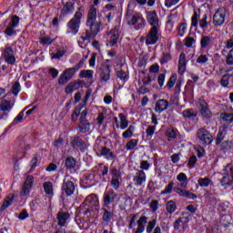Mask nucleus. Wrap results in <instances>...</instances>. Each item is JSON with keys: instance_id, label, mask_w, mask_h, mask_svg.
<instances>
[{"instance_id": "nucleus-39", "label": "nucleus", "mask_w": 233, "mask_h": 233, "mask_svg": "<svg viewBox=\"0 0 233 233\" xmlns=\"http://www.w3.org/2000/svg\"><path fill=\"white\" fill-rule=\"evenodd\" d=\"M136 127L134 126H129L128 128L122 134L125 139H128V137H132L134 136V130Z\"/></svg>"}, {"instance_id": "nucleus-55", "label": "nucleus", "mask_w": 233, "mask_h": 233, "mask_svg": "<svg viewBox=\"0 0 233 233\" xmlns=\"http://www.w3.org/2000/svg\"><path fill=\"white\" fill-rule=\"evenodd\" d=\"M23 117H25V111L20 112L18 116H15L13 124L17 125V123H21L23 121Z\"/></svg>"}, {"instance_id": "nucleus-32", "label": "nucleus", "mask_w": 233, "mask_h": 233, "mask_svg": "<svg viewBox=\"0 0 233 233\" xmlns=\"http://www.w3.org/2000/svg\"><path fill=\"white\" fill-rule=\"evenodd\" d=\"M118 117L120 119L119 128L121 130H125V129L128 128V120L127 119V116H125V114H123V113H120L118 115Z\"/></svg>"}, {"instance_id": "nucleus-52", "label": "nucleus", "mask_w": 233, "mask_h": 233, "mask_svg": "<svg viewBox=\"0 0 233 233\" xmlns=\"http://www.w3.org/2000/svg\"><path fill=\"white\" fill-rule=\"evenodd\" d=\"M226 63L228 65V66H233V53H232V51H228V53L226 56Z\"/></svg>"}, {"instance_id": "nucleus-4", "label": "nucleus", "mask_w": 233, "mask_h": 233, "mask_svg": "<svg viewBox=\"0 0 233 233\" xmlns=\"http://www.w3.org/2000/svg\"><path fill=\"white\" fill-rule=\"evenodd\" d=\"M225 17H227V9L225 7L218 8L213 15V25L215 26H223L225 25Z\"/></svg>"}, {"instance_id": "nucleus-42", "label": "nucleus", "mask_w": 233, "mask_h": 233, "mask_svg": "<svg viewBox=\"0 0 233 233\" xmlns=\"http://www.w3.org/2000/svg\"><path fill=\"white\" fill-rule=\"evenodd\" d=\"M194 45H196V38L187 36L185 38V46L187 48H193Z\"/></svg>"}, {"instance_id": "nucleus-38", "label": "nucleus", "mask_w": 233, "mask_h": 233, "mask_svg": "<svg viewBox=\"0 0 233 233\" xmlns=\"http://www.w3.org/2000/svg\"><path fill=\"white\" fill-rule=\"evenodd\" d=\"M207 15H204L202 19L199 20V26L203 30V32H207L208 30V22L207 21Z\"/></svg>"}, {"instance_id": "nucleus-50", "label": "nucleus", "mask_w": 233, "mask_h": 233, "mask_svg": "<svg viewBox=\"0 0 233 233\" xmlns=\"http://www.w3.org/2000/svg\"><path fill=\"white\" fill-rule=\"evenodd\" d=\"M208 62V57L207 56V55H200L198 58H197V63H198V65H205V63Z\"/></svg>"}, {"instance_id": "nucleus-57", "label": "nucleus", "mask_w": 233, "mask_h": 233, "mask_svg": "<svg viewBox=\"0 0 233 233\" xmlns=\"http://www.w3.org/2000/svg\"><path fill=\"white\" fill-rule=\"evenodd\" d=\"M172 188H174V182H169L164 191H162V194H170L172 192Z\"/></svg>"}, {"instance_id": "nucleus-2", "label": "nucleus", "mask_w": 233, "mask_h": 233, "mask_svg": "<svg viewBox=\"0 0 233 233\" xmlns=\"http://www.w3.org/2000/svg\"><path fill=\"white\" fill-rule=\"evenodd\" d=\"M83 17V8H78V11L74 15V17L66 24V34L76 35L79 32L81 26V18Z\"/></svg>"}, {"instance_id": "nucleus-26", "label": "nucleus", "mask_w": 233, "mask_h": 233, "mask_svg": "<svg viewBox=\"0 0 233 233\" xmlns=\"http://www.w3.org/2000/svg\"><path fill=\"white\" fill-rule=\"evenodd\" d=\"M65 165L68 170H72L74 168H79V162L74 158V157H68L66 158Z\"/></svg>"}, {"instance_id": "nucleus-33", "label": "nucleus", "mask_w": 233, "mask_h": 233, "mask_svg": "<svg viewBox=\"0 0 233 233\" xmlns=\"http://www.w3.org/2000/svg\"><path fill=\"white\" fill-rule=\"evenodd\" d=\"M218 147H219L220 150H222V152L225 153V152H228V150H230L232 148L233 143H232V141L227 140V141L220 143L218 145Z\"/></svg>"}, {"instance_id": "nucleus-27", "label": "nucleus", "mask_w": 233, "mask_h": 233, "mask_svg": "<svg viewBox=\"0 0 233 233\" xmlns=\"http://www.w3.org/2000/svg\"><path fill=\"white\" fill-rule=\"evenodd\" d=\"M14 198H15V195H14V193H11L5 198L4 203L0 208L1 212H4V210H6V208H8L10 205H12V202L14 201Z\"/></svg>"}, {"instance_id": "nucleus-7", "label": "nucleus", "mask_w": 233, "mask_h": 233, "mask_svg": "<svg viewBox=\"0 0 233 233\" xmlns=\"http://www.w3.org/2000/svg\"><path fill=\"white\" fill-rule=\"evenodd\" d=\"M127 25H134L135 29L141 30L142 28H145L147 21L145 18L139 16V15H133L127 18Z\"/></svg>"}, {"instance_id": "nucleus-59", "label": "nucleus", "mask_w": 233, "mask_h": 233, "mask_svg": "<svg viewBox=\"0 0 233 233\" xmlns=\"http://www.w3.org/2000/svg\"><path fill=\"white\" fill-rule=\"evenodd\" d=\"M140 168L141 170H148L150 168V163L147 160H142L140 162Z\"/></svg>"}, {"instance_id": "nucleus-35", "label": "nucleus", "mask_w": 233, "mask_h": 233, "mask_svg": "<svg viewBox=\"0 0 233 233\" xmlns=\"http://www.w3.org/2000/svg\"><path fill=\"white\" fill-rule=\"evenodd\" d=\"M198 183L202 188H207V187L212 185V180L209 177H203L198 178Z\"/></svg>"}, {"instance_id": "nucleus-58", "label": "nucleus", "mask_w": 233, "mask_h": 233, "mask_svg": "<svg viewBox=\"0 0 233 233\" xmlns=\"http://www.w3.org/2000/svg\"><path fill=\"white\" fill-rule=\"evenodd\" d=\"M154 132H156V126H148L146 130L147 136H150V137H152L154 136Z\"/></svg>"}, {"instance_id": "nucleus-9", "label": "nucleus", "mask_w": 233, "mask_h": 233, "mask_svg": "<svg viewBox=\"0 0 233 233\" xmlns=\"http://www.w3.org/2000/svg\"><path fill=\"white\" fill-rule=\"evenodd\" d=\"M111 187L115 190H117L119 189V187H121V183L123 181V179L121 178V172L117 168L114 167L111 171Z\"/></svg>"}, {"instance_id": "nucleus-15", "label": "nucleus", "mask_w": 233, "mask_h": 233, "mask_svg": "<svg viewBox=\"0 0 233 233\" xmlns=\"http://www.w3.org/2000/svg\"><path fill=\"white\" fill-rule=\"evenodd\" d=\"M56 219L58 221V227H66L68 225V219H70V213L60 209L56 214Z\"/></svg>"}, {"instance_id": "nucleus-3", "label": "nucleus", "mask_w": 233, "mask_h": 233, "mask_svg": "<svg viewBox=\"0 0 233 233\" xmlns=\"http://www.w3.org/2000/svg\"><path fill=\"white\" fill-rule=\"evenodd\" d=\"M94 150L96 152V154H100V156H103L106 157V159L112 160L116 157L114 156V152L110 150V148L103 146L101 144V139H96L95 146H94Z\"/></svg>"}, {"instance_id": "nucleus-49", "label": "nucleus", "mask_w": 233, "mask_h": 233, "mask_svg": "<svg viewBox=\"0 0 233 233\" xmlns=\"http://www.w3.org/2000/svg\"><path fill=\"white\" fill-rule=\"evenodd\" d=\"M230 80V75H224L220 80V85L223 86H228Z\"/></svg>"}, {"instance_id": "nucleus-40", "label": "nucleus", "mask_w": 233, "mask_h": 233, "mask_svg": "<svg viewBox=\"0 0 233 233\" xmlns=\"http://www.w3.org/2000/svg\"><path fill=\"white\" fill-rule=\"evenodd\" d=\"M44 190L47 195L54 194V187H53L52 182L50 181L45 182Z\"/></svg>"}, {"instance_id": "nucleus-30", "label": "nucleus", "mask_w": 233, "mask_h": 233, "mask_svg": "<svg viewBox=\"0 0 233 233\" xmlns=\"http://www.w3.org/2000/svg\"><path fill=\"white\" fill-rule=\"evenodd\" d=\"M74 10H76V7H74V3L67 2L66 5H64V7L62 9V13L66 15L68 14H73Z\"/></svg>"}, {"instance_id": "nucleus-48", "label": "nucleus", "mask_w": 233, "mask_h": 233, "mask_svg": "<svg viewBox=\"0 0 233 233\" xmlns=\"http://www.w3.org/2000/svg\"><path fill=\"white\" fill-rule=\"evenodd\" d=\"M221 187H230L232 185V181L228 177H223L220 181Z\"/></svg>"}, {"instance_id": "nucleus-25", "label": "nucleus", "mask_w": 233, "mask_h": 233, "mask_svg": "<svg viewBox=\"0 0 233 233\" xmlns=\"http://www.w3.org/2000/svg\"><path fill=\"white\" fill-rule=\"evenodd\" d=\"M168 108V101L165 99H160L156 102L155 112L161 114V112H165Z\"/></svg>"}, {"instance_id": "nucleus-45", "label": "nucleus", "mask_w": 233, "mask_h": 233, "mask_svg": "<svg viewBox=\"0 0 233 233\" xmlns=\"http://www.w3.org/2000/svg\"><path fill=\"white\" fill-rule=\"evenodd\" d=\"M176 81H177V75L171 76L167 84V88H174V85H176Z\"/></svg>"}, {"instance_id": "nucleus-11", "label": "nucleus", "mask_w": 233, "mask_h": 233, "mask_svg": "<svg viewBox=\"0 0 233 233\" xmlns=\"http://www.w3.org/2000/svg\"><path fill=\"white\" fill-rule=\"evenodd\" d=\"M197 136L198 139L202 141V143H205V145H210L212 141H214V137H212V134H210V132L205 128H200L198 131Z\"/></svg>"}, {"instance_id": "nucleus-16", "label": "nucleus", "mask_w": 233, "mask_h": 233, "mask_svg": "<svg viewBox=\"0 0 233 233\" xmlns=\"http://www.w3.org/2000/svg\"><path fill=\"white\" fill-rule=\"evenodd\" d=\"M117 198V193L110 188L104 193V207H108Z\"/></svg>"}, {"instance_id": "nucleus-20", "label": "nucleus", "mask_w": 233, "mask_h": 233, "mask_svg": "<svg viewBox=\"0 0 233 233\" xmlns=\"http://www.w3.org/2000/svg\"><path fill=\"white\" fill-rule=\"evenodd\" d=\"M62 190L66 195L72 196L76 190V186L74 185V182L70 180H65L62 185Z\"/></svg>"}, {"instance_id": "nucleus-64", "label": "nucleus", "mask_w": 233, "mask_h": 233, "mask_svg": "<svg viewBox=\"0 0 233 233\" xmlns=\"http://www.w3.org/2000/svg\"><path fill=\"white\" fill-rule=\"evenodd\" d=\"M225 45H226V48H228V50H232V48H233V38H230V39L227 40L225 42Z\"/></svg>"}, {"instance_id": "nucleus-18", "label": "nucleus", "mask_w": 233, "mask_h": 233, "mask_svg": "<svg viewBox=\"0 0 233 233\" xmlns=\"http://www.w3.org/2000/svg\"><path fill=\"white\" fill-rule=\"evenodd\" d=\"M198 105L200 108V114L203 116V117H207V118L212 117V112H210V109L208 108V105L204 99H199Z\"/></svg>"}, {"instance_id": "nucleus-8", "label": "nucleus", "mask_w": 233, "mask_h": 233, "mask_svg": "<svg viewBox=\"0 0 233 233\" xmlns=\"http://www.w3.org/2000/svg\"><path fill=\"white\" fill-rule=\"evenodd\" d=\"M161 29L150 28L146 36V45L148 46L150 45H156L159 41V31Z\"/></svg>"}, {"instance_id": "nucleus-22", "label": "nucleus", "mask_w": 233, "mask_h": 233, "mask_svg": "<svg viewBox=\"0 0 233 233\" xmlns=\"http://www.w3.org/2000/svg\"><path fill=\"white\" fill-rule=\"evenodd\" d=\"M187 71V56L185 53H181L179 59H178V74L180 76H183L185 72Z\"/></svg>"}, {"instance_id": "nucleus-19", "label": "nucleus", "mask_w": 233, "mask_h": 233, "mask_svg": "<svg viewBox=\"0 0 233 233\" xmlns=\"http://www.w3.org/2000/svg\"><path fill=\"white\" fill-rule=\"evenodd\" d=\"M4 59L7 65H15V56H14V49L12 47H6L4 51Z\"/></svg>"}, {"instance_id": "nucleus-43", "label": "nucleus", "mask_w": 233, "mask_h": 233, "mask_svg": "<svg viewBox=\"0 0 233 233\" xmlns=\"http://www.w3.org/2000/svg\"><path fill=\"white\" fill-rule=\"evenodd\" d=\"M5 34H6V35H8L9 37H12V35H15V27L9 24L5 30Z\"/></svg>"}, {"instance_id": "nucleus-41", "label": "nucleus", "mask_w": 233, "mask_h": 233, "mask_svg": "<svg viewBox=\"0 0 233 233\" xmlns=\"http://www.w3.org/2000/svg\"><path fill=\"white\" fill-rule=\"evenodd\" d=\"M80 77H86V79H92L94 77V71L92 70H82L80 71Z\"/></svg>"}, {"instance_id": "nucleus-23", "label": "nucleus", "mask_w": 233, "mask_h": 233, "mask_svg": "<svg viewBox=\"0 0 233 233\" xmlns=\"http://www.w3.org/2000/svg\"><path fill=\"white\" fill-rule=\"evenodd\" d=\"M102 210L104 212L102 215V225L106 227L110 225V221H112V218H114V213H112V211H108L106 208H102Z\"/></svg>"}, {"instance_id": "nucleus-6", "label": "nucleus", "mask_w": 233, "mask_h": 233, "mask_svg": "<svg viewBox=\"0 0 233 233\" xmlns=\"http://www.w3.org/2000/svg\"><path fill=\"white\" fill-rule=\"evenodd\" d=\"M147 21L151 28L161 29V21H159V16L156 11L147 12Z\"/></svg>"}, {"instance_id": "nucleus-60", "label": "nucleus", "mask_w": 233, "mask_h": 233, "mask_svg": "<svg viewBox=\"0 0 233 233\" xmlns=\"http://www.w3.org/2000/svg\"><path fill=\"white\" fill-rule=\"evenodd\" d=\"M137 218V214L136 215H133V217L131 218L130 221H129V226H128V228L129 229H134V228L136 227V219Z\"/></svg>"}, {"instance_id": "nucleus-5", "label": "nucleus", "mask_w": 233, "mask_h": 233, "mask_svg": "<svg viewBox=\"0 0 233 233\" xmlns=\"http://www.w3.org/2000/svg\"><path fill=\"white\" fill-rule=\"evenodd\" d=\"M12 108H14V102H12V100L2 99L0 101V112L3 113L0 114V119H6Z\"/></svg>"}, {"instance_id": "nucleus-17", "label": "nucleus", "mask_w": 233, "mask_h": 233, "mask_svg": "<svg viewBox=\"0 0 233 233\" xmlns=\"http://www.w3.org/2000/svg\"><path fill=\"white\" fill-rule=\"evenodd\" d=\"M34 185V177L27 176L24 185L22 187L20 195L21 196H28L30 194V190H32V187Z\"/></svg>"}, {"instance_id": "nucleus-44", "label": "nucleus", "mask_w": 233, "mask_h": 233, "mask_svg": "<svg viewBox=\"0 0 233 233\" xmlns=\"http://www.w3.org/2000/svg\"><path fill=\"white\" fill-rule=\"evenodd\" d=\"M136 147H137V139H131L126 145L127 150H134V148H136Z\"/></svg>"}, {"instance_id": "nucleus-14", "label": "nucleus", "mask_w": 233, "mask_h": 233, "mask_svg": "<svg viewBox=\"0 0 233 233\" xmlns=\"http://www.w3.org/2000/svg\"><path fill=\"white\" fill-rule=\"evenodd\" d=\"M110 65L104 63L100 66V81L102 83H108L110 81Z\"/></svg>"}, {"instance_id": "nucleus-56", "label": "nucleus", "mask_w": 233, "mask_h": 233, "mask_svg": "<svg viewBox=\"0 0 233 233\" xmlns=\"http://www.w3.org/2000/svg\"><path fill=\"white\" fill-rule=\"evenodd\" d=\"M65 56V50H57L56 53L52 55V59H61Z\"/></svg>"}, {"instance_id": "nucleus-28", "label": "nucleus", "mask_w": 233, "mask_h": 233, "mask_svg": "<svg viewBox=\"0 0 233 233\" xmlns=\"http://www.w3.org/2000/svg\"><path fill=\"white\" fill-rule=\"evenodd\" d=\"M177 179L179 181L181 188H187L188 186V177H187V174L179 173L177 176Z\"/></svg>"}, {"instance_id": "nucleus-13", "label": "nucleus", "mask_w": 233, "mask_h": 233, "mask_svg": "<svg viewBox=\"0 0 233 233\" xmlns=\"http://www.w3.org/2000/svg\"><path fill=\"white\" fill-rule=\"evenodd\" d=\"M77 71L75 67L67 68L66 69L62 76L58 79L59 85H65L70 81L71 77H74V74H76Z\"/></svg>"}, {"instance_id": "nucleus-21", "label": "nucleus", "mask_w": 233, "mask_h": 233, "mask_svg": "<svg viewBox=\"0 0 233 233\" xmlns=\"http://www.w3.org/2000/svg\"><path fill=\"white\" fill-rule=\"evenodd\" d=\"M83 205L84 207H96V205H99V198L97 196L91 194L86 198Z\"/></svg>"}, {"instance_id": "nucleus-1", "label": "nucleus", "mask_w": 233, "mask_h": 233, "mask_svg": "<svg viewBox=\"0 0 233 233\" xmlns=\"http://www.w3.org/2000/svg\"><path fill=\"white\" fill-rule=\"evenodd\" d=\"M86 25L89 26L90 31H86V36H81L80 39L82 41H88V39H92V37H96L99 32H101V28L103 24L101 21L97 22V9L96 7H90L87 14Z\"/></svg>"}, {"instance_id": "nucleus-62", "label": "nucleus", "mask_w": 233, "mask_h": 233, "mask_svg": "<svg viewBox=\"0 0 233 233\" xmlns=\"http://www.w3.org/2000/svg\"><path fill=\"white\" fill-rule=\"evenodd\" d=\"M40 43H42V45H52V38L48 36H43L40 38Z\"/></svg>"}, {"instance_id": "nucleus-12", "label": "nucleus", "mask_w": 233, "mask_h": 233, "mask_svg": "<svg viewBox=\"0 0 233 233\" xmlns=\"http://www.w3.org/2000/svg\"><path fill=\"white\" fill-rule=\"evenodd\" d=\"M135 187H143L147 183V174L141 169H137V172L133 177Z\"/></svg>"}, {"instance_id": "nucleus-29", "label": "nucleus", "mask_w": 233, "mask_h": 233, "mask_svg": "<svg viewBox=\"0 0 233 233\" xmlns=\"http://www.w3.org/2000/svg\"><path fill=\"white\" fill-rule=\"evenodd\" d=\"M182 116L185 119H190L194 121L198 117V113L194 109H186L182 112Z\"/></svg>"}, {"instance_id": "nucleus-46", "label": "nucleus", "mask_w": 233, "mask_h": 233, "mask_svg": "<svg viewBox=\"0 0 233 233\" xmlns=\"http://www.w3.org/2000/svg\"><path fill=\"white\" fill-rule=\"evenodd\" d=\"M185 34H187V23H182L178 26V35H180V37H183Z\"/></svg>"}, {"instance_id": "nucleus-63", "label": "nucleus", "mask_w": 233, "mask_h": 233, "mask_svg": "<svg viewBox=\"0 0 233 233\" xmlns=\"http://www.w3.org/2000/svg\"><path fill=\"white\" fill-rule=\"evenodd\" d=\"M76 85H77V84H69L66 87V94H72V92H74L76 90Z\"/></svg>"}, {"instance_id": "nucleus-24", "label": "nucleus", "mask_w": 233, "mask_h": 233, "mask_svg": "<svg viewBox=\"0 0 233 233\" xmlns=\"http://www.w3.org/2000/svg\"><path fill=\"white\" fill-rule=\"evenodd\" d=\"M225 136H227V125H222L217 135L216 145L218 147H219V145L223 143V140L225 139Z\"/></svg>"}, {"instance_id": "nucleus-36", "label": "nucleus", "mask_w": 233, "mask_h": 233, "mask_svg": "<svg viewBox=\"0 0 233 233\" xmlns=\"http://www.w3.org/2000/svg\"><path fill=\"white\" fill-rule=\"evenodd\" d=\"M116 76L118 77V79H120V81L126 83V81H128V71L120 69L116 72Z\"/></svg>"}, {"instance_id": "nucleus-37", "label": "nucleus", "mask_w": 233, "mask_h": 233, "mask_svg": "<svg viewBox=\"0 0 233 233\" xmlns=\"http://www.w3.org/2000/svg\"><path fill=\"white\" fill-rule=\"evenodd\" d=\"M79 129L82 133H86L88 130H90V123H88V120H81L79 124Z\"/></svg>"}, {"instance_id": "nucleus-10", "label": "nucleus", "mask_w": 233, "mask_h": 233, "mask_svg": "<svg viewBox=\"0 0 233 233\" xmlns=\"http://www.w3.org/2000/svg\"><path fill=\"white\" fill-rule=\"evenodd\" d=\"M107 46H114L117 45V39H119V26H115L107 35Z\"/></svg>"}, {"instance_id": "nucleus-53", "label": "nucleus", "mask_w": 233, "mask_h": 233, "mask_svg": "<svg viewBox=\"0 0 233 233\" xmlns=\"http://www.w3.org/2000/svg\"><path fill=\"white\" fill-rule=\"evenodd\" d=\"M222 119L227 121L228 123H233V114L230 113H224L222 115Z\"/></svg>"}, {"instance_id": "nucleus-31", "label": "nucleus", "mask_w": 233, "mask_h": 233, "mask_svg": "<svg viewBox=\"0 0 233 233\" xmlns=\"http://www.w3.org/2000/svg\"><path fill=\"white\" fill-rule=\"evenodd\" d=\"M212 43V37L210 35H202L200 39L201 48H208Z\"/></svg>"}, {"instance_id": "nucleus-54", "label": "nucleus", "mask_w": 233, "mask_h": 233, "mask_svg": "<svg viewBox=\"0 0 233 233\" xmlns=\"http://www.w3.org/2000/svg\"><path fill=\"white\" fill-rule=\"evenodd\" d=\"M9 25H11V26H15V28H17V26H19V16L14 15L11 18Z\"/></svg>"}, {"instance_id": "nucleus-34", "label": "nucleus", "mask_w": 233, "mask_h": 233, "mask_svg": "<svg viewBox=\"0 0 233 233\" xmlns=\"http://www.w3.org/2000/svg\"><path fill=\"white\" fill-rule=\"evenodd\" d=\"M176 208H177V206L176 205V202L173 200H169L166 204V210L168 212V214H174L176 212Z\"/></svg>"}, {"instance_id": "nucleus-61", "label": "nucleus", "mask_w": 233, "mask_h": 233, "mask_svg": "<svg viewBox=\"0 0 233 233\" xmlns=\"http://www.w3.org/2000/svg\"><path fill=\"white\" fill-rule=\"evenodd\" d=\"M184 198H187V199H198V196L188 190H186Z\"/></svg>"}, {"instance_id": "nucleus-51", "label": "nucleus", "mask_w": 233, "mask_h": 233, "mask_svg": "<svg viewBox=\"0 0 233 233\" xmlns=\"http://www.w3.org/2000/svg\"><path fill=\"white\" fill-rule=\"evenodd\" d=\"M196 163H198V157L196 156H191L187 162V166L190 167V168H194V167H196Z\"/></svg>"}, {"instance_id": "nucleus-47", "label": "nucleus", "mask_w": 233, "mask_h": 233, "mask_svg": "<svg viewBox=\"0 0 233 233\" xmlns=\"http://www.w3.org/2000/svg\"><path fill=\"white\" fill-rule=\"evenodd\" d=\"M198 19H199L198 12H194L191 17V26H193L194 28H198Z\"/></svg>"}]
</instances>
